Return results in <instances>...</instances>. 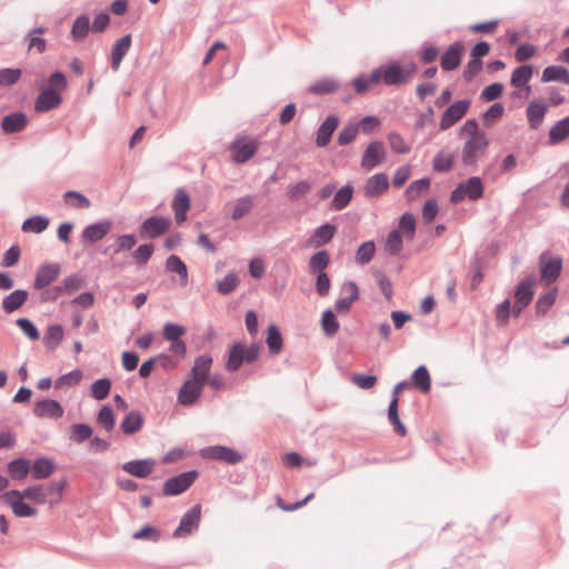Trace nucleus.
<instances>
[{
  "label": "nucleus",
  "mask_w": 569,
  "mask_h": 569,
  "mask_svg": "<svg viewBox=\"0 0 569 569\" xmlns=\"http://www.w3.org/2000/svg\"><path fill=\"white\" fill-rule=\"evenodd\" d=\"M416 69L415 63H409L402 68L399 63L392 62L375 69L370 76V81L373 84L383 82L387 86H398L411 78Z\"/></svg>",
  "instance_id": "nucleus-1"
},
{
  "label": "nucleus",
  "mask_w": 569,
  "mask_h": 569,
  "mask_svg": "<svg viewBox=\"0 0 569 569\" xmlns=\"http://www.w3.org/2000/svg\"><path fill=\"white\" fill-rule=\"evenodd\" d=\"M489 147L487 134H479L466 139L461 149V162L465 167L476 169L479 161L486 156Z\"/></svg>",
  "instance_id": "nucleus-2"
},
{
  "label": "nucleus",
  "mask_w": 569,
  "mask_h": 569,
  "mask_svg": "<svg viewBox=\"0 0 569 569\" xmlns=\"http://www.w3.org/2000/svg\"><path fill=\"white\" fill-rule=\"evenodd\" d=\"M483 184L479 177H470L466 181L460 182L451 192L450 200L453 203L470 199L472 201L483 196Z\"/></svg>",
  "instance_id": "nucleus-3"
},
{
  "label": "nucleus",
  "mask_w": 569,
  "mask_h": 569,
  "mask_svg": "<svg viewBox=\"0 0 569 569\" xmlns=\"http://www.w3.org/2000/svg\"><path fill=\"white\" fill-rule=\"evenodd\" d=\"M199 455L204 460L222 461L228 465H237L243 460V456L227 446H209L200 449Z\"/></svg>",
  "instance_id": "nucleus-4"
},
{
  "label": "nucleus",
  "mask_w": 569,
  "mask_h": 569,
  "mask_svg": "<svg viewBox=\"0 0 569 569\" xmlns=\"http://www.w3.org/2000/svg\"><path fill=\"white\" fill-rule=\"evenodd\" d=\"M198 477V471L190 470L169 478L162 486L163 496H177L184 492Z\"/></svg>",
  "instance_id": "nucleus-5"
},
{
  "label": "nucleus",
  "mask_w": 569,
  "mask_h": 569,
  "mask_svg": "<svg viewBox=\"0 0 569 569\" xmlns=\"http://www.w3.org/2000/svg\"><path fill=\"white\" fill-rule=\"evenodd\" d=\"M471 106L469 99L458 100L449 106L442 113L439 121V129L445 131L456 124L468 112Z\"/></svg>",
  "instance_id": "nucleus-6"
},
{
  "label": "nucleus",
  "mask_w": 569,
  "mask_h": 569,
  "mask_svg": "<svg viewBox=\"0 0 569 569\" xmlns=\"http://www.w3.org/2000/svg\"><path fill=\"white\" fill-rule=\"evenodd\" d=\"M0 499L9 505L14 516L19 518H28L37 515V510L23 501L20 490H10L1 495Z\"/></svg>",
  "instance_id": "nucleus-7"
},
{
  "label": "nucleus",
  "mask_w": 569,
  "mask_h": 569,
  "mask_svg": "<svg viewBox=\"0 0 569 569\" xmlns=\"http://www.w3.org/2000/svg\"><path fill=\"white\" fill-rule=\"evenodd\" d=\"M170 218L152 216L147 218L140 226V236L142 238H158L164 234L171 227Z\"/></svg>",
  "instance_id": "nucleus-8"
},
{
  "label": "nucleus",
  "mask_w": 569,
  "mask_h": 569,
  "mask_svg": "<svg viewBox=\"0 0 569 569\" xmlns=\"http://www.w3.org/2000/svg\"><path fill=\"white\" fill-rule=\"evenodd\" d=\"M201 518V506L194 505L189 509L181 518L178 528L174 530L173 536L176 538L186 537L199 527Z\"/></svg>",
  "instance_id": "nucleus-9"
},
{
  "label": "nucleus",
  "mask_w": 569,
  "mask_h": 569,
  "mask_svg": "<svg viewBox=\"0 0 569 569\" xmlns=\"http://www.w3.org/2000/svg\"><path fill=\"white\" fill-rule=\"evenodd\" d=\"M387 152L381 141L370 142L361 158V167L365 170H372L382 163L386 159Z\"/></svg>",
  "instance_id": "nucleus-10"
},
{
  "label": "nucleus",
  "mask_w": 569,
  "mask_h": 569,
  "mask_svg": "<svg viewBox=\"0 0 569 569\" xmlns=\"http://www.w3.org/2000/svg\"><path fill=\"white\" fill-rule=\"evenodd\" d=\"M203 383L189 379L179 389L178 401L181 406H192L202 395Z\"/></svg>",
  "instance_id": "nucleus-11"
},
{
  "label": "nucleus",
  "mask_w": 569,
  "mask_h": 569,
  "mask_svg": "<svg viewBox=\"0 0 569 569\" xmlns=\"http://www.w3.org/2000/svg\"><path fill=\"white\" fill-rule=\"evenodd\" d=\"M230 149L233 151V161L240 164L256 154L258 144L253 140L237 139L231 143Z\"/></svg>",
  "instance_id": "nucleus-12"
},
{
  "label": "nucleus",
  "mask_w": 569,
  "mask_h": 569,
  "mask_svg": "<svg viewBox=\"0 0 569 569\" xmlns=\"http://www.w3.org/2000/svg\"><path fill=\"white\" fill-rule=\"evenodd\" d=\"M112 229L111 220H101L96 223L87 226L82 233V241L86 243H94L103 239Z\"/></svg>",
  "instance_id": "nucleus-13"
},
{
  "label": "nucleus",
  "mask_w": 569,
  "mask_h": 569,
  "mask_svg": "<svg viewBox=\"0 0 569 569\" xmlns=\"http://www.w3.org/2000/svg\"><path fill=\"white\" fill-rule=\"evenodd\" d=\"M33 415L41 419H59L64 415V409L57 400L44 399L34 403Z\"/></svg>",
  "instance_id": "nucleus-14"
},
{
  "label": "nucleus",
  "mask_w": 569,
  "mask_h": 569,
  "mask_svg": "<svg viewBox=\"0 0 569 569\" xmlns=\"http://www.w3.org/2000/svg\"><path fill=\"white\" fill-rule=\"evenodd\" d=\"M562 269V260L560 258H547L543 253L540 258V273L542 280L550 284L559 277Z\"/></svg>",
  "instance_id": "nucleus-15"
},
{
  "label": "nucleus",
  "mask_w": 569,
  "mask_h": 569,
  "mask_svg": "<svg viewBox=\"0 0 569 569\" xmlns=\"http://www.w3.org/2000/svg\"><path fill=\"white\" fill-rule=\"evenodd\" d=\"M341 293L343 297L336 301V310L338 312L348 311L352 302L358 300L359 289L357 283L355 281H345L341 286Z\"/></svg>",
  "instance_id": "nucleus-16"
},
{
  "label": "nucleus",
  "mask_w": 569,
  "mask_h": 569,
  "mask_svg": "<svg viewBox=\"0 0 569 569\" xmlns=\"http://www.w3.org/2000/svg\"><path fill=\"white\" fill-rule=\"evenodd\" d=\"M131 42H132L131 34H124L121 38H119L118 40H116V42L113 43L112 49H111V62H110L111 69L113 71L119 70L123 58L130 50Z\"/></svg>",
  "instance_id": "nucleus-17"
},
{
  "label": "nucleus",
  "mask_w": 569,
  "mask_h": 569,
  "mask_svg": "<svg viewBox=\"0 0 569 569\" xmlns=\"http://www.w3.org/2000/svg\"><path fill=\"white\" fill-rule=\"evenodd\" d=\"M60 273V266L58 263H47L39 267L33 286L37 289H42L51 284Z\"/></svg>",
  "instance_id": "nucleus-18"
},
{
  "label": "nucleus",
  "mask_w": 569,
  "mask_h": 569,
  "mask_svg": "<svg viewBox=\"0 0 569 569\" xmlns=\"http://www.w3.org/2000/svg\"><path fill=\"white\" fill-rule=\"evenodd\" d=\"M156 463L152 458L131 460L123 463L122 469L137 478H146L153 471Z\"/></svg>",
  "instance_id": "nucleus-19"
},
{
  "label": "nucleus",
  "mask_w": 569,
  "mask_h": 569,
  "mask_svg": "<svg viewBox=\"0 0 569 569\" xmlns=\"http://www.w3.org/2000/svg\"><path fill=\"white\" fill-rule=\"evenodd\" d=\"M28 124V117L24 112L18 111L6 116L1 121V130L6 134L17 133L24 130Z\"/></svg>",
  "instance_id": "nucleus-20"
},
{
  "label": "nucleus",
  "mask_w": 569,
  "mask_h": 569,
  "mask_svg": "<svg viewBox=\"0 0 569 569\" xmlns=\"http://www.w3.org/2000/svg\"><path fill=\"white\" fill-rule=\"evenodd\" d=\"M463 46L460 42L452 43L447 51L441 56L440 64L446 71L455 70L461 62V53Z\"/></svg>",
  "instance_id": "nucleus-21"
},
{
  "label": "nucleus",
  "mask_w": 569,
  "mask_h": 569,
  "mask_svg": "<svg viewBox=\"0 0 569 569\" xmlns=\"http://www.w3.org/2000/svg\"><path fill=\"white\" fill-rule=\"evenodd\" d=\"M47 27H36L30 29L24 36L28 51L36 50L38 53H43L47 50V41L42 34L47 32Z\"/></svg>",
  "instance_id": "nucleus-22"
},
{
  "label": "nucleus",
  "mask_w": 569,
  "mask_h": 569,
  "mask_svg": "<svg viewBox=\"0 0 569 569\" xmlns=\"http://www.w3.org/2000/svg\"><path fill=\"white\" fill-rule=\"evenodd\" d=\"M61 103V96L53 89L43 90L34 102V109L38 112H47L57 108Z\"/></svg>",
  "instance_id": "nucleus-23"
},
{
  "label": "nucleus",
  "mask_w": 569,
  "mask_h": 569,
  "mask_svg": "<svg viewBox=\"0 0 569 569\" xmlns=\"http://www.w3.org/2000/svg\"><path fill=\"white\" fill-rule=\"evenodd\" d=\"M338 124L339 119L337 116L331 114L326 118L317 130L316 143L318 147H326L330 142L331 136Z\"/></svg>",
  "instance_id": "nucleus-24"
},
{
  "label": "nucleus",
  "mask_w": 569,
  "mask_h": 569,
  "mask_svg": "<svg viewBox=\"0 0 569 569\" xmlns=\"http://www.w3.org/2000/svg\"><path fill=\"white\" fill-rule=\"evenodd\" d=\"M212 365V358L209 355H201L194 359L193 366L191 368L192 380H197L203 385H206L208 380V376L210 373V368Z\"/></svg>",
  "instance_id": "nucleus-25"
},
{
  "label": "nucleus",
  "mask_w": 569,
  "mask_h": 569,
  "mask_svg": "<svg viewBox=\"0 0 569 569\" xmlns=\"http://www.w3.org/2000/svg\"><path fill=\"white\" fill-rule=\"evenodd\" d=\"M388 188V176L386 173H376L367 180L363 190L367 197H377L387 191Z\"/></svg>",
  "instance_id": "nucleus-26"
},
{
  "label": "nucleus",
  "mask_w": 569,
  "mask_h": 569,
  "mask_svg": "<svg viewBox=\"0 0 569 569\" xmlns=\"http://www.w3.org/2000/svg\"><path fill=\"white\" fill-rule=\"evenodd\" d=\"M28 297L27 290L17 289L2 299L1 307L6 313H12L27 302Z\"/></svg>",
  "instance_id": "nucleus-27"
},
{
  "label": "nucleus",
  "mask_w": 569,
  "mask_h": 569,
  "mask_svg": "<svg viewBox=\"0 0 569 569\" xmlns=\"http://www.w3.org/2000/svg\"><path fill=\"white\" fill-rule=\"evenodd\" d=\"M548 104L540 99L532 100L527 107V118L530 127L537 129L543 121Z\"/></svg>",
  "instance_id": "nucleus-28"
},
{
  "label": "nucleus",
  "mask_w": 569,
  "mask_h": 569,
  "mask_svg": "<svg viewBox=\"0 0 569 569\" xmlns=\"http://www.w3.org/2000/svg\"><path fill=\"white\" fill-rule=\"evenodd\" d=\"M536 284V277L528 276L519 282L515 292V300L522 306H529L533 298V286Z\"/></svg>",
  "instance_id": "nucleus-29"
},
{
  "label": "nucleus",
  "mask_w": 569,
  "mask_h": 569,
  "mask_svg": "<svg viewBox=\"0 0 569 569\" xmlns=\"http://www.w3.org/2000/svg\"><path fill=\"white\" fill-rule=\"evenodd\" d=\"M533 74V67L529 64H523L520 67H517L512 73L510 83L515 88H525L526 92L529 93L531 88L528 86V82L532 78Z\"/></svg>",
  "instance_id": "nucleus-30"
},
{
  "label": "nucleus",
  "mask_w": 569,
  "mask_h": 569,
  "mask_svg": "<svg viewBox=\"0 0 569 569\" xmlns=\"http://www.w3.org/2000/svg\"><path fill=\"white\" fill-rule=\"evenodd\" d=\"M137 244V237L131 233L120 234L116 238L114 244L102 250L103 254H118L122 251H129Z\"/></svg>",
  "instance_id": "nucleus-31"
},
{
  "label": "nucleus",
  "mask_w": 569,
  "mask_h": 569,
  "mask_svg": "<svg viewBox=\"0 0 569 569\" xmlns=\"http://www.w3.org/2000/svg\"><path fill=\"white\" fill-rule=\"evenodd\" d=\"M541 81H559L569 86V70L562 66H549L542 71Z\"/></svg>",
  "instance_id": "nucleus-32"
},
{
  "label": "nucleus",
  "mask_w": 569,
  "mask_h": 569,
  "mask_svg": "<svg viewBox=\"0 0 569 569\" xmlns=\"http://www.w3.org/2000/svg\"><path fill=\"white\" fill-rule=\"evenodd\" d=\"M90 18L87 14H81L76 18L72 23L70 36L73 41H82L89 33Z\"/></svg>",
  "instance_id": "nucleus-33"
},
{
  "label": "nucleus",
  "mask_w": 569,
  "mask_h": 569,
  "mask_svg": "<svg viewBox=\"0 0 569 569\" xmlns=\"http://www.w3.org/2000/svg\"><path fill=\"white\" fill-rule=\"evenodd\" d=\"M144 419L141 412L130 411L121 422V430L126 435L138 432L143 426Z\"/></svg>",
  "instance_id": "nucleus-34"
},
{
  "label": "nucleus",
  "mask_w": 569,
  "mask_h": 569,
  "mask_svg": "<svg viewBox=\"0 0 569 569\" xmlns=\"http://www.w3.org/2000/svg\"><path fill=\"white\" fill-rule=\"evenodd\" d=\"M166 269L169 272L177 273L180 277L182 286L188 283V269L186 263L176 254H171L166 260Z\"/></svg>",
  "instance_id": "nucleus-35"
},
{
  "label": "nucleus",
  "mask_w": 569,
  "mask_h": 569,
  "mask_svg": "<svg viewBox=\"0 0 569 569\" xmlns=\"http://www.w3.org/2000/svg\"><path fill=\"white\" fill-rule=\"evenodd\" d=\"M455 156L448 150H440L432 160L436 172H449L453 167Z\"/></svg>",
  "instance_id": "nucleus-36"
},
{
  "label": "nucleus",
  "mask_w": 569,
  "mask_h": 569,
  "mask_svg": "<svg viewBox=\"0 0 569 569\" xmlns=\"http://www.w3.org/2000/svg\"><path fill=\"white\" fill-rule=\"evenodd\" d=\"M352 194H353L352 186L351 184L343 186L341 189H339L336 192V194L330 203V209L336 210V211L345 209L351 201Z\"/></svg>",
  "instance_id": "nucleus-37"
},
{
  "label": "nucleus",
  "mask_w": 569,
  "mask_h": 569,
  "mask_svg": "<svg viewBox=\"0 0 569 569\" xmlns=\"http://www.w3.org/2000/svg\"><path fill=\"white\" fill-rule=\"evenodd\" d=\"M337 231V227L331 223H325L318 227L312 236V241L316 247H321L331 241L335 233Z\"/></svg>",
  "instance_id": "nucleus-38"
},
{
  "label": "nucleus",
  "mask_w": 569,
  "mask_h": 569,
  "mask_svg": "<svg viewBox=\"0 0 569 569\" xmlns=\"http://www.w3.org/2000/svg\"><path fill=\"white\" fill-rule=\"evenodd\" d=\"M569 137V114L556 122L550 129L549 141L551 144H557Z\"/></svg>",
  "instance_id": "nucleus-39"
},
{
  "label": "nucleus",
  "mask_w": 569,
  "mask_h": 569,
  "mask_svg": "<svg viewBox=\"0 0 569 569\" xmlns=\"http://www.w3.org/2000/svg\"><path fill=\"white\" fill-rule=\"evenodd\" d=\"M54 471V463L48 458H39L32 465V477L34 479H47Z\"/></svg>",
  "instance_id": "nucleus-40"
},
{
  "label": "nucleus",
  "mask_w": 569,
  "mask_h": 569,
  "mask_svg": "<svg viewBox=\"0 0 569 569\" xmlns=\"http://www.w3.org/2000/svg\"><path fill=\"white\" fill-rule=\"evenodd\" d=\"M413 385L421 391V392H429L431 388V379L429 371L426 366L421 365L419 366L411 376Z\"/></svg>",
  "instance_id": "nucleus-41"
},
{
  "label": "nucleus",
  "mask_w": 569,
  "mask_h": 569,
  "mask_svg": "<svg viewBox=\"0 0 569 569\" xmlns=\"http://www.w3.org/2000/svg\"><path fill=\"white\" fill-rule=\"evenodd\" d=\"M30 471V462L24 458H19L8 463V472L12 479L22 480Z\"/></svg>",
  "instance_id": "nucleus-42"
},
{
  "label": "nucleus",
  "mask_w": 569,
  "mask_h": 569,
  "mask_svg": "<svg viewBox=\"0 0 569 569\" xmlns=\"http://www.w3.org/2000/svg\"><path fill=\"white\" fill-rule=\"evenodd\" d=\"M254 207V198L250 194L243 196L236 201L231 218L240 220L247 216Z\"/></svg>",
  "instance_id": "nucleus-43"
},
{
  "label": "nucleus",
  "mask_w": 569,
  "mask_h": 569,
  "mask_svg": "<svg viewBox=\"0 0 569 569\" xmlns=\"http://www.w3.org/2000/svg\"><path fill=\"white\" fill-rule=\"evenodd\" d=\"M243 361V345L234 343L229 350L228 359L226 362L227 370L230 372L237 371Z\"/></svg>",
  "instance_id": "nucleus-44"
},
{
  "label": "nucleus",
  "mask_w": 569,
  "mask_h": 569,
  "mask_svg": "<svg viewBox=\"0 0 569 569\" xmlns=\"http://www.w3.org/2000/svg\"><path fill=\"white\" fill-rule=\"evenodd\" d=\"M329 262H330L329 253L326 250L318 251L315 254H312L309 260V263H308L309 272H311V273L325 272L323 270L329 266Z\"/></svg>",
  "instance_id": "nucleus-45"
},
{
  "label": "nucleus",
  "mask_w": 569,
  "mask_h": 569,
  "mask_svg": "<svg viewBox=\"0 0 569 569\" xmlns=\"http://www.w3.org/2000/svg\"><path fill=\"white\" fill-rule=\"evenodd\" d=\"M49 226V219L43 216H33L28 218L22 223V230L24 232L41 233Z\"/></svg>",
  "instance_id": "nucleus-46"
},
{
  "label": "nucleus",
  "mask_w": 569,
  "mask_h": 569,
  "mask_svg": "<svg viewBox=\"0 0 569 569\" xmlns=\"http://www.w3.org/2000/svg\"><path fill=\"white\" fill-rule=\"evenodd\" d=\"M388 419H389L390 423L393 426V429L398 435L405 436L407 433V429L399 418L398 398L397 397H393L389 403Z\"/></svg>",
  "instance_id": "nucleus-47"
},
{
  "label": "nucleus",
  "mask_w": 569,
  "mask_h": 569,
  "mask_svg": "<svg viewBox=\"0 0 569 569\" xmlns=\"http://www.w3.org/2000/svg\"><path fill=\"white\" fill-rule=\"evenodd\" d=\"M267 346L271 355H279L282 350V337L277 326L271 325L268 328Z\"/></svg>",
  "instance_id": "nucleus-48"
},
{
  "label": "nucleus",
  "mask_w": 569,
  "mask_h": 569,
  "mask_svg": "<svg viewBox=\"0 0 569 569\" xmlns=\"http://www.w3.org/2000/svg\"><path fill=\"white\" fill-rule=\"evenodd\" d=\"M557 296V288L550 289L549 291L541 295L536 302L537 313L541 316L546 315L556 302Z\"/></svg>",
  "instance_id": "nucleus-49"
},
{
  "label": "nucleus",
  "mask_w": 569,
  "mask_h": 569,
  "mask_svg": "<svg viewBox=\"0 0 569 569\" xmlns=\"http://www.w3.org/2000/svg\"><path fill=\"white\" fill-rule=\"evenodd\" d=\"M64 202L77 209H87L90 207V200L81 192L69 190L63 193Z\"/></svg>",
  "instance_id": "nucleus-50"
},
{
  "label": "nucleus",
  "mask_w": 569,
  "mask_h": 569,
  "mask_svg": "<svg viewBox=\"0 0 569 569\" xmlns=\"http://www.w3.org/2000/svg\"><path fill=\"white\" fill-rule=\"evenodd\" d=\"M338 88L339 83L336 79L323 78L311 84L309 91L316 94H327L336 91Z\"/></svg>",
  "instance_id": "nucleus-51"
},
{
  "label": "nucleus",
  "mask_w": 569,
  "mask_h": 569,
  "mask_svg": "<svg viewBox=\"0 0 569 569\" xmlns=\"http://www.w3.org/2000/svg\"><path fill=\"white\" fill-rule=\"evenodd\" d=\"M20 493L23 498L37 503H46L48 501V493L42 485L30 486L23 491H20Z\"/></svg>",
  "instance_id": "nucleus-52"
},
{
  "label": "nucleus",
  "mask_w": 569,
  "mask_h": 569,
  "mask_svg": "<svg viewBox=\"0 0 569 569\" xmlns=\"http://www.w3.org/2000/svg\"><path fill=\"white\" fill-rule=\"evenodd\" d=\"M63 338V328L60 325H52L48 328L43 343L49 349H54L59 346Z\"/></svg>",
  "instance_id": "nucleus-53"
},
{
  "label": "nucleus",
  "mask_w": 569,
  "mask_h": 569,
  "mask_svg": "<svg viewBox=\"0 0 569 569\" xmlns=\"http://www.w3.org/2000/svg\"><path fill=\"white\" fill-rule=\"evenodd\" d=\"M385 250L390 256H397L402 250V237L399 230H392L389 232L386 243Z\"/></svg>",
  "instance_id": "nucleus-54"
},
{
  "label": "nucleus",
  "mask_w": 569,
  "mask_h": 569,
  "mask_svg": "<svg viewBox=\"0 0 569 569\" xmlns=\"http://www.w3.org/2000/svg\"><path fill=\"white\" fill-rule=\"evenodd\" d=\"M92 428L87 423H74L71 426V440L76 443H82L92 436Z\"/></svg>",
  "instance_id": "nucleus-55"
},
{
  "label": "nucleus",
  "mask_w": 569,
  "mask_h": 569,
  "mask_svg": "<svg viewBox=\"0 0 569 569\" xmlns=\"http://www.w3.org/2000/svg\"><path fill=\"white\" fill-rule=\"evenodd\" d=\"M111 389V381L108 378L96 380L91 385V396L97 400H103L108 397Z\"/></svg>",
  "instance_id": "nucleus-56"
},
{
  "label": "nucleus",
  "mask_w": 569,
  "mask_h": 569,
  "mask_svg": "<svg viewBox=\"0 0 569 569\" xmlns=\"http://www.w3.org/2000/svg\"><path fill=\"white\" fill-rule=\"evenodd\" d=\"M153 244L152 243H144L139 246L132 253V259L137 263V266L142 267L146 266L149 259L151 258L153 253Z\"/></svg>",
  "instance_id": "nucleus-57"
},
{
  "label": "nucleus",
  "mask_w": 569,
  "mask_h": 569,
  "mask_svg": "<svg viewBox=\"0 0 569 569\" xmlns=\"http://www.w3.org/2000/svg\"><path fill=\"white\" fill-rule=\"evenodd\" d=\"M376 251V244L373 241H366L363 242L356 252V262L359 264H366L368 263Z\"/></svg>",
  "instance_id": "nucleus-58"
},
{
  "label": "nucleus",
  "mask_w": 569,
  "mask_h": 569,
  "mask_svg": "<svg viewBox=\"0 0 569 569\" xmlns=\"http://www.w3.org/2000/svg\"><path fill=\"white\" fill-rule=\"evenodd\" d=\"M17 326L31 341H37L40 338V332L36 325L28 318H18L16 320Z\"/></svg>",
  "instance_id": "nucleus-59"
},
{
  "label": "nucleus",
  "mask_w": 569,
  "mask_h": 569,
  "mask_svg": "<svg viewBox=\"0 0 569 569\" xmlns=\"http://www.w3.org/2000/svg\"><path fill=\"white\" fill-rule=\"evenodd\" d=\"M238 286V277L234 272L227 273L221 280L217 281V290L221 295L231 293Z\"/></svg>",
  "instance_id": "nucleus-60"
},
{
  "label": "nucleus",
  "mask_w": 569,
  "mask_h": 569,
  "mask_svg": "<svg viewBox=\"0 0 569 569\" xmlns=\"http://www.w3.org/2000/svg\"><path fill=\"white\" fill-rule=\"evenodd\" d=\"M321 326L327 336H333L339 330V322L336 319L332 310L327 309L322 313Z\"/></svg>",
  "instance_id": "nucleus-61"
},
{
  "label": "nucleus",
  "mask_w": 569,
  "mask_h": 569,
  "mask_svg": "<svg viewBox=\"0 0 569 569\" xmlns=\"http://www.w3.org/2000/svg\"><path fill=\"white\" fill-rule=\"evenodd\" d=\"M388 142L391 150L398 154H406L410 151V146L398 132H390L388 134Z\"/></svg>",
  "instance_id": "nucleus-62"
},
{
  "label": "nucleus",
  "mask_w": 569,
  "mask_h": 569,
  "mask_svg": "<svg viewBox=\"0 0 569 569\" xmlns=\"http://www.w3.org/2000/svg\"><path fill=\"white\" fill-rule=\"evenodd\" d=\"M505 113V107L500 102H495L489 109L483 113V124L486 127H491L498 119H500Z\"/></svg>",
  "instance_id": "nucleus-63"
},
{
  "label": "nucleus",
  "mask_w": 569,
  "mask_h": 569,
  "mask_svg": "<svg viewBox=\"0 0 569 569\" xmlns=\"http://www.w3.org/2000/svg\"><path fill=\"white\" fill-rule=\"evenodd\" d=\"M82 378V371L74 369L66 375L60 376L56 380V388L71 387L79 383Z\"/></svg>",
  "instance_id": "nucleus-64"
}]
</instances>
